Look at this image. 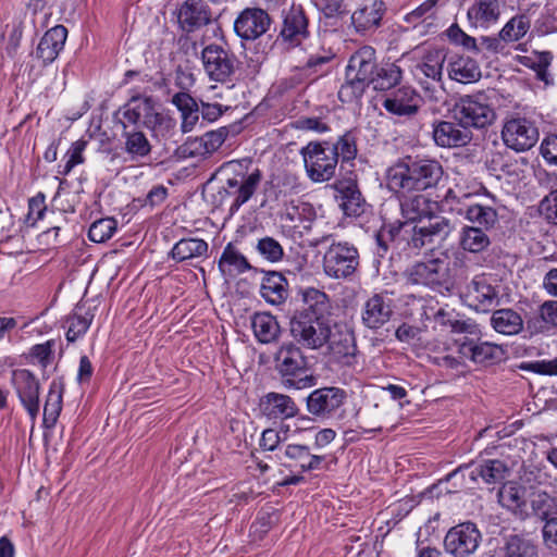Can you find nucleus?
<instances>
[{
  "instance_id": "f704fd0d",
  "label": "nucleus",
  "mask_w": 557,
  "mask_h": 557,
  "mask_svg": "<svg viewBox=\"0 0 557 557\" xmlns=\"http://www.w3.org/2000/svg\"><path fill=\"white\" fill-rule=\"evenodd\" d=\"M468 20L474 27L487 28L498 21L500 5L498 0H474L468 10Z\"/></svg>"
},
{
  "instance_id": "cd10ccee",
  "label": "nucleus",
  "mask_w": 557,
  "mask_h": 557,
  "mask_svg": "<svg viewBox=\"0 0 557 557\" xmlns=\"http://www.w3.org/2000/svg\"><path fill=\"white\" fill-rule=\"evenodd\" d=\"M260 410L263 416L274 420L289 419L298 413V407L292 397L273 392L261 398Z\"/></svg>"
},
{
  "instance_id": "603ef678",
  "label": "nucleus",
  "mask_w": 557,
  "mask_h": 557,
  "mask_svg": "<svg viewBox=\"0 0 557 557\" xmlns=\"http://www.w3.org/2000/svg\"><path fill=\"white\" fill-rule=\"evenodd\" d=\"M531 21L527 14L511 17L499 32V38L506 42L520 40L530 29Z\"/></svg>"
},
{
  "instance_id": "ddd939ff",
  "label": "nucleus",
  "mask_w": 557,
  "mask_h": 557,
  "mask_svg": "<svg viewBox=\"0 0 557 557\" xmlns=\"http://www.w3.org/2000/svg\"><path fill=\"white\" fill-rule=\"evenodd\" d=\"M282 26L275 42L285 49H294L309 36L308 17L300 5H292L283 11Z\"/></svg>"
},
{
  "instance_id": "f3484780",
  "label": "nucleus",
  "mask_w": 557,
  "mask_h": 557,
  "mask_svg": "<svg viewBox=\"0 0 557 557\" xmlns=\"http://www.w3.org/2000/svg\"><path fill=\"white\" fill-rule=\"evenodd\" d=\"M272 24L268 12L260 8L244 9L234 21V30L242 40L253 41L264 35Z\"/></svg>"
},
{
  "instance_id": "8fccbe9b",
  "label": "nucleus",
  "mask_w": 557,
  "mask_h": 557,
  "mask_svg": "<svg viewBox=\"0 0 557 557\" xmlns=\"http://www.w3.org/2000/svg\"><path fill=\"white\" fill-rule=\"evenodd\" d=\"M459 212L462 213V210L460 209ZM463 214L474 226L482 227L486 231L492 230L498 220V214L494 208L479 203L468 206Z\"/></svg>"
},
{
  "instance_id": "79ce46f5",
  "label": "nucleus",
  "mask_w": 557,
  "mask_h": 557,
  "mask_svg": "<svg viewBox=\"0 0 557 557\" xmlns=\"http://www.w3.org/2000/svg\"><path fill=\"white\" fill-rule=\"evenodd\" d=\"M251 327L259 343L275 342L281 333L280 324L274 315L268 312H258L251 319Z\"/></svg>"
},
{
  "instance_id": "e433bc0d",
  "label": "nucleus",
  "mask_w": 557,
  "mask_h": 557,
  "mask_svg": "<svg viewBox=\"0 0 557 557\" xmlns=\"http://www.w3.org/2000/svg\"><path fill=\"white\" fill-rule=\"evenodd\" d=\"M64 383L61 379L51 381L49 392L44 406V426L51 429L55 425L62 410Z\"/></svg>"
},
{
  "instance_id": "774afa93",
  "label": "nucleus",
  "mask_w": 557,
  "mask_h": 557,
  "mask_svg": "<svg viewBox=\"0 0 557 557\" xmlns=\"http://www.w3.org/2000/svg\"><path fill=\"white\" fill-rule=\"evenodd\" d=\"M540 212L547 222L557 225V189L544 197L540 203Z\"/></svg>"
},
{
  "instance_id": "39448f33",
  "label": "nucleus",
  "mask_w": 557,
  "mask_h": 557,
  "mask_svg": "<svg viewBox=\"0 0 557 557\" xmlns=\"http://www.w3.org/2000/svg\"><path fill=\"white\" fill-rule=\"evenodd\" d=\"M323 271L334 280H351L360 265L357 247L348 242H332L323 256Z\"/></svg>"
},
{
  "instance_id": "4468645a",
  "label": "nucleus",
  "mask_w": 557,
  "mask_h": 557,
  "mask_svg": "<svg viewBox=\"0 0 557 557\" xmlns=\"http://www.w3.org/2000/svg\"><path fill=\"white\" fill-rule=\"evenodd\" d=\"M457 351L463 359H468L476 364H494L504 359V349L496 344L482 342L479 338L463 335L455 339Z\"/></svg>"
},
{
  "instance_id": "473e14b6",
  "label": "nucleus",
  "mask_w": 557,
  "mask_h": 557,
  "mask_svg": "<svg viewBox=\"0 0 557 557\" xmlns=\"http://www.w3.org/2000/svg\"><path fill=\"white\" fill-rule=\"evenodd\" d=\"M172 104L176 107V109L181 113V129L183 133L191 132L197 123L199 122L200 116V104L196 101V99L186 91L176 92L171 100Z\"/></svg>"
},
{
  "instance_id": "bf43d9fd",
  "label": "nucleus",
  "mask_w": 557,
  "mask_h": 557,
  "mask_svg": "<svg viewBox=\"0 0 557 557\" xmlns=\"http://www.w3.org/2000/svg\"><path fill=\"white\" fill-rule=\"evenodd\" d=\"M428 224L422 225L431 238L435 240H444L454 230V225L449 219L445 216L431 215L428 216Z\"/></svg>"
},
{
  "instance_id": "bb28decb",
  "label": "nucleus",
  "mask_w": 557,
  "mask_h": 557,
  "mask_svg": "<svg viewBox=\"0 0 557 557\" xmlns=\"http://www.w3.org/2000/svg\"><path fill=\"white\" fill-rule=\"evenodd\" d=\"M305 307L294 315L308 314L307 318L332 320V304L330 297L323 290L308 287L301 290Z\"/></svg>"
},
{
  "instance_id": "ea45409f",
  "label": "nucleus",
  "mask_w": 557,
  "mask_h": 557,
  "mask_svg": "<svg viewBox=\"0 0 557 557\" xmlns=\"http://www.w3.org/2000/svg\"><path fill=\"white\" fill-rule=\"evenodd\" d=\"M486 230L474 225H465L459 232V247L467 252L481 253L491 245Z\"/></svg>"
},
{
  "instance_id": "c85d7f7f",
  "label": "nucleus",
  "mask_w": 557,
  "mask_h": 557,
  "mask_svg": "<svg viewBox=\"0 0 557 557\" xmlns=\"http://www.w3.org/2000/svg\"><path fill=\"white\" fill-rule=\"evenodd\" d=\"M66 37L67 29L63 25H57L45 33L36 49V57L44 65L52 63L58 58Z\"/></svg>"
},
{
  "instance_id": "2eb2a0df",
  "label": "nucleus",
  "mask_w": 557,
  "mask_h": 557,
  "mask_svg": "<svg viewBox=\"0 0 557 557\" xmlns=\"http://www.w3.org/2000/svg\"><path fill=\"white\" fill-rule=\"evenodd\" d=\"M11 383L34 423L39 414L40 384L38 379L28 369H16L12 371Z\"/></svg>"
},
{
  "instance_id": "9b49d317",
  "label": "nucleus",
  "mask_w": 557,
  "mask_h": 557,
  "mask_svg": "<svg viewBox=\"0 0 557 557\" xmlns=\"http://www.w3.org/2000/svg\"><path fill=\"white\" fill-rule=\"evenodd\" d=\"M346 399V392L339 387L317 388L306 399L307 411L319 420L332 419L337 416Z\"/></svg>"
},
{
  "instance_id": "09e8293b",
  "label": "nucleus",
  "mask_w": 557,
  "mask_h": 557,
  "mask_svg": "<svg viewBox=\"0 0 557 557\" xmlns=\"http://www.w3.org/2000/svg\"><path fill=\"white\" fill-rule=\"evenodd\" d=\"M401 74L400 67L394 63L377 66L369 81V86L372 85L375 90H388L400 82Z\"/></svg>"
},
{
  "instance_id": "412c9836",
  "label": "nucleus",
  "mask_w": 557,
  "mask_h": 557,
  "mask_svg": "<svg viewBox=\"0 0 557 557\" xmlns=\"http://www.w3.org/2000/svg\"><path fill=\"white\" fill-rule=\"evenodd\" d=\"M393 315L392 299L386 294H374L363 305L361 320L364 326L377 330Z\"/></svg>"
},
{
  "instance_id": "f257e3e1",
  "label": "nucleus",
  "mask_w": 557,
  "mask_h": 557,
  "mask_svg": "<svg viewBox=\"0 0 557 557\" xmlns=\"http://www.w3.org/2000/svg\"><path fill=\"white\" fill-rule=\"evenodd\" d=\"M443 175L444 170L438 161L408 157L388 168L386 183L395 195H412V191L436 188Z\"/></svg>"
},
{
  "instance_id": "20e7f679",
  "label": "nucleus",
  "mask_w": 557,
  "mask_h": 557,
  "mask_svg": "<svg viewBox=\"0 0 557 557\" xmlns=\"http://www.w3.org/2000/svg\"><path fill=\"white\" fill-rule=\"evenodd\" d=\"M453 116L468 129H483L494 123L496 112L488 103L487 97L479 92L461 96L453 107Z\"/></svg>"
},
{
  "instance_id": "5fc2aeb1",
  "label": "nucleus",
  "mask_w": 557,
  "mask_h": 557,
  "mask_svg": "<svg viewBox=\"0 0 557 557\" xmlns=\"http://www.w3.org/2000/svg\"><path fill=\"white\" fill-rule=\"evenodd\" d=\"M345 77V83L338 90V98L343 103L357 102L369 87V83L359 77H351L347 72Z\"/></svg>"
},
{
  "instance_id": "0e129e2a",
  "label": "nucleus",
  "mask_w": 557,
  "mask_h": 557,
  "mask_svg": "<svg viewBox=\"0 0 557 557\" xmlns=\"http://www.w3.org/2000/svg\"><path fill=\"white\" fill-rule=\"evenodd\" d=\"M55 341L49 339L42 344L34 345L29 350V356L35 358L42 368H47L53 359Z\"/></svg>"
},
{
  "instance_id": "6ab92c4d",
  "label": "nucleus",
  "mask_w": 557,
  "mask_h": 557,
  "mask_svg": "<svg viewBox=\"0 0 557 557\" xmlns=\"http://www.w3.org/2000/svg\"><path fill=\"white\" fill-rule=\"evenodd\" d=\"M399 198L401 216L407 222H422L423 219L435 214L437 202L431 200L422 191H412V195H397Z\"/></svg>"
},
{
  "instance_id": "a19ab883",
  "label": "nucleus",
  "mask_w": 557,
  "mask_h": 557,
  "mask_svg": "<svg viewBox=\"0 0 557 557\" xmlns=\"http://www.w3.org/2000/svg\"><path fill=\"white\" fill-rule=\"evenodd\" d=\"M445 60L446 53L443 49H429L423 54L417 67L425 78L431 79L435 85L442 87Z\"/></svg>"
},
{
  "instance_id": "393cba45",
  "label": "nucleus",
  "mask_w": 557,
  "mask_h": 557,
  "mask_svg": "<svg viewBox=\"0 0 557 557\" xmlns=\"http://www.w3.org/2000/svg\"><path fill=\"white\" fill-rule=\"evenodd\" d=\"M382 106L392 114L411 116L414 115L420 108V96L413 88L404 86L386 97Z\"/></svg>"
},
{
  "instance_id": "dca6fc26",
  "label": "nucleus",
  "mask_w": 557,
  "mask_h": 557,
  "mask_svg": "<svg viewBox=\"0 0 557 557\" xmlns=\"http://www.w3.org/2000/svg\"><path fill=\"white\" fill-rule=\"evenodd\" d=\"M502 139L508 148L523 152L535 146L539 140V131L527 119H511L503 126Z\"/></svg>"
},
{
  "instance_id": "7ed1b4c3",
  "label": "nucleus",
  "mask_w": 557,
  "mask_h": 557,
  "mask_svg": "<svg viewBox=\"0 0 557 557\" xmlns=\"http://www.w3.org/2000/svg\"><path fill=\"white\" fill-rule=\"evenodd\" d=\"M274 359L285 387L302 389L314 385V377L307 373V358L296 344H283Z\"/></svg>"
},
{
  "instance_id": "864d4df0",
  "label": "nucleus",
  "mask_w": 557,
  "mask_h": 557,
  "mask_svg": "<svg viewBox=\"0 0 557 557\" xmlns=\"http://www.w3.org/2000/svg\"><path fill=\"white\" fill-rule=\"evenodd\" d=\"M92 320V313L89 311L82 313L81 308H76L74 312L67 318L69 329L65 335L66 341L69 343H74L77 338L85 335Z\"/></svg>"
},
{
  "instance_id": "680f3d73",
  "label": "nucleus",
  "mask_w": 557,
  "mask_h": 557,
  "mask_svg": "<svg viewBox=\"0 0 557 557\" xmlns=\"http://www.w3.org/2000/svg\"><path fill=\"white\" fill-rule=\"evenodd\" d=\"M435 318L440 324L449 326L451 332L457 334L466 335L468 333H472L471 329L474 326L472 323L459 320L453 314L445 312L443 309L437 311Z\"/></svg>"
},
{
  "instance_id": "423d86ee",
  "label": "nucleus",
  "mask_w": 557,
  "mask_h": 557,
  "mask_svg": "<svg viewBox=\"0 0 557 557\" xmlns=\"http://www.w3.org/2000/svg\"><path fill=\"white\" fill-rule=\"evenodd\" d=\"M324 145L326 141H310L300 149L308 177L314 183L330 181L337 166L336 153H332Z\"/></svg>"
},
{
  "instance_id": "c03bdc74",
  "label": "nucleus",
  "mask_w": 557,
  "mask_h": 557,
  "mask_svg": "<svg viewBox=\"0 0 557 557\" xmlns=\"http://www.w3.org/2000/svg\"><path fill=\"white\" fill-rule=\"evenodd\" d=\"M383 16V2L371 0L370 3L356 10L351 15V22L357 32H366L377 27Z\"/></svg>"
},
{
  "instance_id": "c9c22d12",
  "label": "nucleus",
  "mask_w": 557,
  "mask_h": 557,
  "mask_svg": "<svg viewBox=\"0 0 557 557\" xmlns=\"http://www.w3.org/2000/svg\"><path fill=\"white\" fill-rule=\"evenodd\" d=\"M260 294L268 304L278 306L288 297V283L281 273L268 272L262 278Z\"/></svg>"
},
{
  "instance_id": "a211bd4d",
  "label": "nucleus",
  "mask_w": 557,
  "mask_h": 557,
  "mask_svg": "<svg viewBox=\"0 0 557 557\" xmlns=\"http://www.w3.org/2000/svg\"><path fill=\"white\" fill-rule=\"evenodd\" d=\"M554 515H557V498L547 491L533 490L528 494L519 521L542 523Z\"/></svg>"
},
{
  "instance_id": "1a4fd4ad",
  "label": "nucleus",
  "mask_w": 557,
  "mask_h": 557,
  "mask_svg": "<svg viewBox=\"0 0 557 557\" xmlns=\"http://www.w3.org/2000/svg\"><path fill=\"white\" fill-rule=\"evenodd\" d=\"M448 258L441 253L436 258H429L409 267L404 275L407 284L423 286H442L448 280Z\"/></svg>"
},
{
  "instance_id": "13d9d810",
  "label": "nucleus",
  "mask_w": 557,
  "mask_h": 557,
  "mask_svg": "<svg viewBox=\"0 0 557 557\" xmlns=\"http://www.w3.org/2000/svg\"><path fill=\"white\" fill-rule=\"evenodd\" d=\"M116 225V220L113 218L99 219L90 225L88 237L94 243H104L113 236Z\"/></svg>"
},
{
  "instance_id": "f03ea898",
  "label": "nucleus",
  "mask_w": 557,
  "mask_h": 557,
  "mask_svg": "<svg viewBox=\"0 0 557 557\" xmlns=\"http://www.w3.org/2000/svg\"><path fill=\"white\" fill-rule=\"evenodd\" d=\"M116 115L120 116L119 123L122 127H138L141 124L156 137H170L176 126L174 119L157 110V102L152 97L139 92H134Z\"/></svg>"
},
{
  "instance_id": "5701e85b",
  "label": "nucleus",
  "mask_w": 557,
  "mask_h": 557,
  "mask_svg": "<svg viewBox=\"0 0 557 557\" xmlns=\"http://www.w3.org/2000/svg\"><path fill=\"white\" fill-rule=\"evenodd\" d=\"M330 335L326 344L332 358L343 364H350L357 351L354 333L333 323Z\"/></svg>"
},
{
  "instance_id": "58836bf2",
  "label": "nucleus",
  "mask_w": 557,
  "mask_h": 557,
  "mask_svg": "<svg viewBox=\"0 0 557 557\" xmlns=\"http://www.w3.org/2000/svg\"><path fill=\"white\" fill-rule=\"evenodd\" d=\"M219 269L223 276L234 277L251 269L247 258L232 244L228 243L220 257Z\"/></svg>"
},
{
  "instance_id": "4c0bfd02",
  "label": "nucleus",
  "mask_w": 557,
  "mask_h": 557,
  "mask_svg": "<svg viewBox=\"0 0 557 557\" xmlns=\"http://www.w3.org/2000/svg\"><path fill=\"white\" fill-rule=\"evenodd\" d=\"M493 329L504 335H517L521 332L525 333V321L513 309L495 310L491 318Z\"/></svg>"
},
{
  "instance_id": "aec40b11",
  "label": "nucleus",
  "mask_w": 557,
  "mask_h": 557,
  "mask_svg": "<svg viewBox=\"0 0 557 557\" xmlns=\"http://www.w3.org/2000/svg\"><path fill=\"white\" fill-rule=\"evenodd\" d=\"M183 32L193 33L211 22V10L203 0H185L177 12Z\"/></svg>"
},
{
  "instance_id": "3c124183",
  "label": "nucleus",
  "mask_w": 557,
  "mask_h": 557,
  "mask_svg": "<svg viewBox=\"0 0 557 557\" xmlns=\"http://www.w3.org/2000/svg\"><path fill=\"white\" fill-rule=\"evenodd\" d=\"M341 193V206L346 215L357 216L363 212V202L364 200L361 197V193L357 188L356 183L347 182L341 183L339 188Z\"/></svg>"
},
{
  "instance_id": "49530a36",
  "label": "nucleus",
  "mask_w": 557,
  "mask_h": 557,
  "mask_svg": "<svg viewBox=\"0 0 557 557\" xmlns=\"http://www.w3.org/2000/svg\"><path fill=\"white\" fill-rule=\"evenodd\" d=\"M448 75L456 82L467 84L476 81L481 76V72L474 60L457 55L448 64Z\"/></svg>"
},
{
  "instance_id": "b1692460",
  "label": "nucleus",
  "mask_w": 557,
  "mask_h": 557,
  "mask_svg": "<svg viewBox=\"0 0 557 557\" xmlns=\"http://www.w3.org/2000/svg\"><path fill=\"white\" fill-rule=\"evenodd\" d=\"M552 332H557V300L544 301L536 314L525 319V338Z\"/></svg>"
},
{
  "instance_id": "f8f14e48",
  "label": "nucleus",
  "mask_w": 557,
  "mask_h": 557,
  "mask_svg": "<svg viewBox=\"0 0 557 557\" xmlns=\"http://www.w3.org/2000/svg\"><path fill=\"white\" fill-rule=\"evenodd\" d=\"M262 172L253 169L246 174H236L226 180L225 187L219 191L221 200L226 196H232L233 201L230 206V212L235 213L239 208L248 202L259 188L262 181Z\"/></svg>"
},
{
  "instance_id": "6e6d98bb",
  "label": "nucleus",
  "mask_w": 557,
  "mask_h": 557,
  "mask_svg": "<svg viewBox=\"0 0 557 557\" xmlns=\"http://www.w3.org/2000/svg\"><path fill=\"white\" fill-rule=\"evenodd\" d=\"M332 153H336V160L341 158L343 162L352 161L358 153L357 135L354 131H347L342 135L331 149Z\"/></svg>"
},
{
  "instance_id": "4be33fe9",
  "label": "nucleus",
  "mask_w": 557,
  "mask_h": 557,
  "mask_svg": "<svg viewBox=\"0 0 557 557\" xmlns=\"http://www.w3.org/2000/svg\"><path fill=\"white\" fill-rule=\"evenodd\" d=\"M433 139L444 148L463 147L472 139V132L459 122L437 121L433 123Z\"/></svg>"
},
{
  "instance_id": "338daca9",
  "label": "nucleus",
  "mask_w": 557,
  "mask_h": 557,
  "mask_svg": "<svg viewBox=\"0 0 557 557\" xmlns=\"http://www.w3.org/2000/svg\"><path fill=\"white\" fill-rule=\"evenodd\" d=\"M228 133L227 127H220L215 131H210L203 134L202 141L205 145V152H207L208 156L215 152L226 140Z\"/></svg>"
},
{
  "instance_id": "c756f323",
  "label": "nucleus",
  "mask_w": 557,
  "mask_h": 557,
  "mask_svg": "<svg viewBox=\"0 0 557 557\" xmlns=\"http://www.w3.org/2000/svg\"><path fill=\"white\" fill-rule=\"evenodd\" d=\"M470 306L480 311H487L498 302V292L486 277L475 276L467 287Z\"/></svg>"
},
{
  "instance_id": "72a5a7b5",
  "label": "nucleus",
  "mask_w": 557,
  "mask_h": 557,
  "mask_svg": "<svg viewBox=\"0 0 557 557\" xmlns=\"http://www.w3.org/2000/svg\"><path fill=\"white\" fill-rule=\"evenodd\" d=\"M498 557H539L537 544L523 534H510L503 539Z\"/></svg>"
},
{
  "instance_id": "de8ad7c7",
  "label": "nucleus",
  "mask_w": 557,
  "mask_h": 557,
  "mask_svg": "<svg viewBox=\"0 0 557 557\" xmlns=\"http://www.w3.org/2000/svg\"><path fill=\"white\" fill-rule=\"evenodd\" d=\"M285 456L295 461V466L299 467L301 471H310L320 469L323 456L312 455L308 446L305 445H287L285 448Z\"/></svg>"
},
{
  "instance_id": "69168bd1",
  "label": "nucleus",
  "mask_w": 557,
  "mask_h": 557,
  "mask_svg": "<svg viewBox=\"0 0 557 557\" xmlns=\"http://www.w3.org/2000/svg\"><path fill=\"white\" fill-rule=\"evenodd\" d=\"M519 369L543 375H557V359L524 361L519 364Z\"/></svg>"
},
{
  "instance_id": "0eeeda50",
  "label": "nucleus",
  "mask_w": 557,
  "mask_h": 557,
  "mask_svg": "<svg viewBox=\"0 0 557 557\" xmlns=\"http://www.w3.org/2000/svg\"><path fill=\"white\" fill-rule=\"evenodd\" d=\"M201 60L208 77L218 83L232 82L238 69L236 55L218 44L207 45L201 51Z\"/></svg>"
},
{
  "instance_id": "e2e57ef3",
  "label": "nucleus",
  "mask_w": 557,
  "mask_h": 557,
  "mask_svg": "<svg viewBox=\"0 0 557 557\" xmlns=\"http://www.w3.org/2000/svg\"><path fill=\"white\" fill-rule=\"evenodd\" d=\"M87 141L84 139L76 140L72 144L71 148L66 152L67 161L64 164L61 174L67 175L74 166L84 163L85 159L83 152L85 151Z\"/></svg>"
},
{
  "instance_id": "7c9ffc66",
  "label": "nucleus",
  "mask_w": 557,
  "mask_h": 557,
  "mask_svg": "<svg viewBox=\"0 0 557 557\" xmlns=\"http://www.w3.org/2000/svg\"><path fill=\"white\" fill-rule=\"evenodd\" d=\"M527 497V487L513 481L504 483L497 493L499 505L511 512L517 520H520Z\"/></svg>"
},
{
  "instance_id": "9d476101",
  "label": "nucleus",
  "mask_w": 557,
  "mask_h": 557,
  "mask_svg": "<svg viewBox=\"0 0 557 557\" xmlns=\"http://www.w3.org/2000/svg\"><path fill=\"white\" fill-rule=\"evenodd\" d=\"M482 541V534L473 522H462L448 530L444 537V548L453 557H470Z\"/></svg>"
},
{
  "instance_id": "052dcab7",
  "label": "nucleus",
  "mask_w": 557,
  "mask_h": 557,
  "mask_svg": "<svg viewBox=\"0 0 557 557\" xmlns=\"http://www.w3.org/2000/svg\"><path fill=\"white\" fill-rule=\"evenodd\" d=\"M256 249L262 258L270 262L281 261L284 257L282 245L270 236L259 239Z\"/></svg>"
},
{
  "instance_id": "6e6552de",
  "label": "nucleus",
  "mask_w": 557,
  "mask_h": 557,
  "mask_svg": "<svg viewBox=\"0 0 557 557\" xmlns=\"http://www.w3.org/2000/svg\"><path fill=\"white\" fill-rule=\"evenodd\" d=\"M308 314L290 319V334L298 344L310 349L323 347L330 339L333 320L307 318Z\"/></svg>"
},
{
  "instance_id": "37998d69",
  "label": "nucleus",
  "mask_w": 557,
  "mask_h": 557,
  "mask_svg": "<svg viewBox=\"0 0 557 557\" xmlns=\"http://www.w3.org/2000/svg\"><path fill=\"white\" fill-rule=\"evenodd\" d=\"M124 151L132 160L143 159L150 154L151 145L144 132L137 127H122Z\"/></svg>"
},
{
  "instance_id": "a878e982",
  "label": "nucleus",
  "mask_w": 557,
  "mask_h": 557,
  "mask_svg": "<svg viewBox=\"0 0 557 557\" xmlns=\"http://www.w3.org/2000/svg\"><path fill=\"white\" fill-rule=\"evenodd\" d=\"M209 245L205 239L186 237L174 244L169 257L177 263L195 265V261H202L208 257Z\"/></svg>"
},
{
  "instance_id": "2f4dec72",
  "label": "nucleus",
  "mask_w": 557,
  "mask_h": 557,
  "mask_svg": "<svg viewBox=\"0 0 557 557\" xmlns=\"http://www.w3.org/2000/svg\"><path fill=\"white\" fill-rule=\"evenodd\" d=\"M376 67L375 50L370 46H363L350 57L346 72L351 77H359L369 83Z\"/></svg>"
},
{
  "instance_id": "a18cd8bd",
  "label": "nucleus",
  "mask_w": 557,
  "mask_h": 557,
  "mask_svg": "<svg viewBox=\"0 0 557 557\" xmlns=\"http://www.w3.org/2000/svg\"><path fill=\"white\" fill-rule=\"evenodd\" d=\"M508 472V468L504 461L498 459L483 460L474 466L470 471V478L473 481L481 479L486 484H495L502 482Z\"/></svg>"
},
{
  "instance_id": "4d7b16f0",
  "label": "nucleus",
  "mask_w": 557,
  "mask_h": 557,
  "mask_svg": "<svg viewBox=\"0 0 557 557\" xmlns=\"http://www.w3.org/2000/svg\"><path fill=\"white\" fill-rule=\"evenodd\" d=\"M553 54L549 51L533 52L530 57H524L523 64L536 73L537 79L548 83V67L552 63Z\"/></svg>"
}]
</instances>
